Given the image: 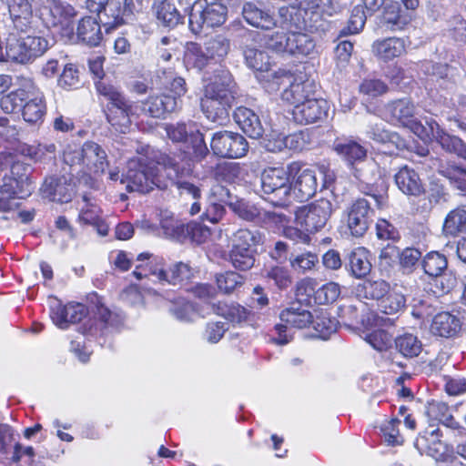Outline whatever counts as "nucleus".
Segmentation results:
<instances>
[{"instance_id": "nucleus-27", "label": "nucleus", "mask_w": 466, "mask_h": 466, "mask_svg": "<svg viewBox=\"0 0 466 466\" xmlns=\"http://www.w3.org/2000/svg\"><path fill=\"white\" fill-rule=\"evenodd\" d=\"M80 156L82 163L95 173H103L108 166L106 152L96 142H85Z\"/></svg>"}, {"instance_id": "nucleus-42", "label": "nucleus", "mask_w": 466, "mask_h": 466, "mask_svg": "<svg viewBox=\"0 0 466 466\" xmlns=\"http://www.w3.org/2000/svg\"><path fill=\"white\" fill-rule=\"evenodd\" d=\"M410 16L401 14L400 5L397 3L385 6L381 23L388 30H401L410 23Z\"/></svg>"}, {"instance_id": "nucleus-60", "label": "nucleus", "mask_w": 466, "mask_h": 466, "mask_svg": "<svg viewBox=\"0 0 466 466\" xmlns=\"http://www.w3.org/2000/svg\"><path fill=\"white\" fill-rule=\"evenodd\" d=\"M283 143L291 150L301 151L312 145L313 138L311 132L309 129H304L287 136Z\"/></svg>"}, {"instance_id": "nucleus-34", "label": "nucleus", "mask_w": 466, "mask_h": 466, "mask_svg": "<svg viewBox=\"0 0 466 466\" xmlns=\"http://www.w3.org/2000/svg\"><path fill=\"white\" fill-rule=\"evenodd\" d=\"M235 100H208L200 101L201 110L205 116L219 125H223L228 119L229 111Z\"/></svg>"}, {"instance_id": "nucleus-7", "label": "nucleus", "mask_w": 466, "mask_h": 466, "mask_svg": "<svg viewBox=\"0 0 466 466\" xmlns=\"http://www.w3.org/2000/svg\"><path fill=\"white\" fill-rule=\"evenodd\" d=\"M261 189L275 206H284L291 198L289 174L282 167H268L261 174Z\"/></svg>"}, {"instance_id": "nucleus-50", "label": "nucleus", "mask_w": 466, "mask_h": 466, "mask_svg": "<svg viewBox=\"0 0 466 466\" xmlns=\"http://www.w3.org/2000/svg\"><path fill=\"white\" fill-rule=\"evenodd\" d=\"M442 230L450 236L466 231V210L458 208L450 211L444 219Z\"/></svg>"}, {"instance_id": "nucleus-18", "label": "nucleus", "mask_w": 466, "mask_h": 466, "mask_svg": "<svg viewBox=\"0 0 466 466\" xmlns=\"http://www.w3.org/2000/svg\"><path fill=\"white\" fill-rule=\"evenodd\" d=\"M88 313L82 303L70 302L66 305L57 303L51 308L50 317L53 323L59 329H67L69 324L81 321Z\"/></svg>"}, {"instance_id": "nucleus-6", "label": "nucleus", "mask_w": 466, "mask_h": 466, "mask_svg": "<svg viewBox=\"0 0 466 466\" xmlns=\"http://www.w3.org/2000/svg\"><path fill=\"white\" fill-rule=\"evenodd\" d=\"M244 57L246 65L249 68L261 73V76L258 78L265 83L266 88L271 91L278 90L284 79L289 78L287 71L271 69L270 57L261 49L255 46H246Z\"/></svg>"}, {"instance_id": "nucleus-52", "label": "nucleus", "mask_w": 466, "mask_h": 466, "mask_svg": "<svg viewBox=\"0 0 466 466\" xmlns=\"http://www.w3.org/2000/svg\"><path fill=\"white\" fill-rule=\"evenodd\" d=\"M439 173L446 177L451 186L460 191L466 190V169L457 165L437 166Z\"/></svg>"}, {"instance_id": "nucleus-51", "label": "nucleus", "mask_w": 466, "mask_h": 466, "mask_svg": "<svg viewBox=\"0 0 466 466\" xmlns=\"http://www.w3.org/2000/svg\"><path fill=\"white\" fill-rule=\"evenodd\" d=\"M231 248H256L262 243V235L258 230L239 228L231 238Z\"/></svg>"}, {"instance_id": "nucleus-46", "label": "nucleus", "mask_w": 466, "mask_h": 466, "mask_svg": "<svg viewBox=\"0 0 466 466\" xmlns=\"http://www.w3.org/2000/svg\"><path fill=\"white\" fill-rule=\"evenodd\" d=\"M312 85L309 81L292 83L282 93V99L298 106L310 99Z\"/></svg>"}, {"instance_id": "nucleus-15", "label": "nucleus", "mask_w": 466, "mask_h": 466, "mask_svg": "<svg viewBox=\"0 0 466 466\" xmlns=\"http://www.w3.org/2000/svg\"><path fill=\"white\" fill-rule=\"evenodd\" d=\"M441 433L436 424L429 426L420 432L414 446L420 454H426L436 461H444L448 452L447 445L441 440Z\"/></svg>"}, {"instance_id": "nucleus-22", "label": "nucleus", "mask_w": 466, "mask_h": 466, "mask_svg": "<svg viewBox=\"0 0 466 466\" xmlns=\"http://www.w3.org/2000/svg\"><path fill=\"white\" fill-rule=\"evenodd\" d=\"M229 190L221 186L215 185L211 187L208 205L200 218L213 224L218 223L224 216L226 209L224 205L230 201Z\"/></svg>"}, {"instance_id": "nucleus-56", "label": "nucleus", "mask_w": 466, "mask_h": 466, "mask_svg": "<svg viewBox=\"0 0 466 466\" xmlns=\"http://www.w3.org/2000/svg\"><path fill=\"white\" fill-rule=\"evenodd\" d=\"M185 62L187 66L201 70L211 62V59L206 55L205 47L190 43L185 53Z\"/></svg>"}, {"instance_id": "nucleus-58", "label": "nucleus", "mask_w": 466, "mask_h": 466, "mask_svg": "<svg viewBox=\"0 0 466 466\" xmlns=\"http://www.w3.org/2000/svg\"><path fill=\"white\" fill-rule=\"evenodd\" d=\"M311 324L314 329L319 333V337L323 339H328L338 328V321L334 318H331L327 311H319L315 318L313 317Z\"/></svg>"}, {"instance_id": "nucleus-38", "label": "nucleus", "mask_w": 466, "mask_h": 466, "mask_svg": "<svg viewBox=\"0 0 466 466\" xmlns=\"http://www.w3.org/2000/svg\"><path fill=\"white\" fill-rule=\"evenodd\" d=\"M169 312L182 322H193L197 317H204L197 305L183 298H177L171 301Z\"/></svg>"}, {"instance_id": "nucleus-37", "label": "nucleus", "mask_w": 466, "mask_h": 466, "mask_svg": "<svg viewBox=\"0 0 466 466\" xmlns=\"http://www.w3.org/2000/svg\"><path fill=\"white\" fill-rule=\"evenodd\" d=\"M77 37L90 46H97L102 40L100 25L91 16L83 18L77 26Z\"/></svg>"}, {"instance_id": "nucleus-21", "label": "nucleus", "mask_w": 466, "mask_h": 466, "mask_svg": "<svg viewBox=\"0 0 466 466\" xmlns=\"http://www.w3.org/2000/svg\"><path fill=\"white\" fill-rule=\"evenodd\" d=\"M329 104L324 99L310 98L295 106L292 109L293 118L299 124H311L327 116Z\"/></svg>"}, {"instance_id": "nucleus-1", "label": "nucleus", "mask_w": 466, "mask_h": 466, "mask_svg": "<svg viewBox=\"0 0 466 466\" xmlns=\"http://www.w3.org/2000/svg\"><path fill=\"white\" fill-rule=\"evenodd\" d=\"M332 147L336 154L351 167L353 176L361 184V190L378 208H381L384 203L383 196L373 192V185L378 177V167L372 160L366 161L367 149L351 138L337 139Z\"/></svg>"}, {"instance_id": "nucleus-2", "label": "nucleus", "mask_w": 466, "mask_h": 466, "mask_svg": "<svg viewBox=\"0 0 466 466\" xmlns=\"http://www.w3.org/2000/svg\"><path fill=\"white\" fill-rule=\"evenodd\" d=\"M55 43L39 35H22L12 32L5 42L6 61L26 64L43 56Z\"/></svg>"}, {"instance_id": "nucleus-3", "label": "nucleus", "mask_w": 466, "mask_h": 466, "mask_svg": "<svg viewBox=\"0 0 466 466\" xmlns=\"http://www.w3.org/2000/svg\"><path fill=\"white\" fill-rule=\"evenodd\" d=\"M121 183L126 185L128 192L146 194L155 187H160L157 167L149 164L145 157H133L127 164V171L122 176Z\"/></svg>"}, {"instance_id": "nucleus-10", "label": "nucleus", "mask_w": 466, "mask_h": 466, "mask_svg": "<svg viewBox=\"0 0 466 466\" xmlns=\"http://www.w3.org/2000/svg\"><path fill=\"white\" fill-rule=\"evenodd\" d=\"M320 4L321 0H296L291 10L289 7H280L279 15L287 26L313 31L318 29V26L313 25L311 20L314 16L319 17L316 10Z\"/></svg>"}, {"instance_id": "nucleus-24", "label": "nucleus", "mask_w": 466, "mask_h": 466, "mask_svg": "<svg viewBox=\"0 0 466 466\" xmlns=\"http://www.w3.org/2000/svg\"><path fill=\"white\" fill-rule=\"evenodd\" d=\"M244 20L251 26L270 30L277 25L273 14L254 2H246L241 11Z\"/></svg>"}, {"instance_id": "nucleus-12", "label": "nucleus", "mask_w": 466, "mask_h": 466, "mask_svg": "<svg viewBox=\"0 0 466 466\" xmlns=\"http://www.w3.org/2000/svg\"><path fill=\"white\" fill-rule=\"evenodd\" d=\"M210 147L219 157L240 158L247 155L248 143L239 133L223 130L213 134Z\"/></svg>"}, {"instance_id": "nucleus-59", "label": "nucleus", "mask_w": 466, "mask_h": 466, "mask_svg": "<svg viewBox=\"0 0 466 466\" xmlns=\"http://www.w3.org/2000/svg\"><path fill=\"white\" fill-rule=\"evenodd\" d=\"M134 9L135 5L133 0H124V6L122 9H120L118 2L111 1L105 6L104 12L106 15H112L113 25H119L123 23V16L132 15Z\"/></svg>"}, {"instance_id": "nucleus-9", "label": "nucleus", "mask_w": 466, "mask_h": 466, "mask_svg": "<svg viewBox=\"0 0 466 466\" xmlns=\"http://www.w3.org/2000/svg\"><path fill=\"white\" fill-rule=\"evenodd\" d=\"M167 137L174 143H184L190 147L196 158L202 159L208 153L204 136L193 121L165 124Z\"/></svg>"}, {"instance_id": "nucleus-11", "label": "nucleus", "mask_w": 466, "mask_h": 466, "mask_svg": "<svg viewBox=\"0 0 466 466\" xmlns=\"http://www.w3.org/2000/svg\"><path fill=\"white\" fill-rule=\"evenodd\" d=\"M280 322L274 329L278 337L274 341L279 345L288 344L292 339L291 329H305L313 321L310 311L293 304L283 309L279 314Z\"/></svg>"}, {"instance_id": "nucleus-43", "label": "nucleus", "mask_w": 466, "mask_h": 466, "mask_svg": "<svg viewBox=\"0 0 466 466\" xmlns=\"http://www.w3.org/2000/svg\"><path fill=\"white\" fill-rule=\"evenodd\" d=\"M436 141L447 152L454 153L466 160V145L456 136L446 133L442 128L435 126Z\"/></svg>"}, {"instance_id": "nucleus-28", "label": "nucleus", "mask_w": 466, "mask_h": 466, "mask_svg": "<svg viewBox=\"0 0 466 466\" xmlns=\"http://www.w3.org/2000/svg\"><path fill=\"white\" fill-rule=\"evenodd\" d=\"M179 106L175 97L169 94L149 96L142 102L141 110L152 117H164L166 114L174 112Z\"/></svg>"}, {"instance_id": "nucleus-4", "label": "nucleus", "mask_w": 466, "mask_h": 466, "mask_svg": "<svg viewBox=\"0 0 466 466\" xmlns=\"http://www.w3.org/2000/svg\"><path fill=\"white\" fill-rule=\"evenodd\" d=\"M227 6L218 2L195 1L188 9V25L192 33L198 34L202 28L220 26L226 21Z\"/></svg>"}, {"instance_id": "nucleus-55", "label": "nucleus", "mask_w": 466, "mask_h": 466, "mask_svg": "<svg viewBox=\"0 0 466 466\" xmlns=\"http://www.w3.org/2000/svg\"><path fill=\"white\" fill-rule=\"evenodd\" d=\"M427 415L431 420V423L435 424V421L441 422L450 428H456L457 422L449 412V407L442 402L430 403L427 409Z\"/></svg>"}, {"instance_id": "nucleus-57", "label": "nucleus", "mask_w": 466, "mask_h": 466, "mask_svg": "<svg viewBox=\"0 0 466 466\" xmlns=\"http://www.w3.org/2000/svg\"><path fill=\"white\" fill-rule=\"evenodd\" d=\"M256 248H231L229 252L230 262L233 267L240 270H248L254 265Z\"/></svg>"}, {"instance_id": "nucleus-19", "label": "nucleus", "mask_w": 466, "mask_h": 466, "mask_svg": "<svg viewBox=\"0 0 466 466\" xmlns=\"http://www.w3.org/2000/svg\"><path fill=\"white\" fill-rule=\"evenodd\" d=\"M381 113L386 121L405 127L415 116L416 106L410 98L404 97L386 104Z\"/></svg>"}, {"instance_id": "nucleus-40", "label": "nucleus", "mask_w": 466, "mask_h": 466, "mask_svg": "<svg viewBox=\"0 0 466 466\" xmlns=\"http://www.w3.org/2000/svg\"><path fill=\"white\" fill-rule=\"evenodd\" d=\"M171 183L176 186L181 197L188 198L193 200L189 208L190 215L194 216L199 213L201 210V205L198 199L201 197L200 187L187 180L178 177L177 176H176L175 178H171Z\"/></svg>"}, {"instance_id": "nucleus-41", "label": "nucleus", "mask_w": 466, "mask_h": 466, "mask_svg": "<svg viewBox=\"0 0 466 466\" xmlns=\"http://www.w3.org/2000/svg\"><path fill=\"white\" fill-rule=\"evenodd\" d=\"M176 3L162 0L154 5L157 20L165 26L175 27L177 25L182 15L179 10L175 6Z\"/></svg>"}, {"instance_id": "nucleus-32", "label": "nucleus", "mask_w": 466, "mask_h": 466, "mask_svg": "<svg viewBox=\"0 0 466 466\" xmlns=\"http://www.w3.org/2000/svg\"><path fill=\"white\" fill-rule=\"evenodd\" d=\"M372 52L383 61H390L406 52V44L402 38L388 37L372 44Z\"/></svg>"}, {"instance_id": "nucleus-36", "label": "nucleus", "mask_w": 466, "mask_h": 466, "mask_svg": "<svg viewBox=\"0 0 466 466\" xmlns=\"http://www.w3.org/2000/svg\"><path fill=\"white\" fill-rule=\"evenodd\" d=\"M30 84H32V80L26 79L18 88L3 95L0 98L1 109L6 114L21 112L24 105L23 99L27 95V88Z\"/></svg>"}, {"instance_id": "nucleus-14", "label": "nucleus", "mask_w": 466, "mask_h": 466, "mask_svg": "<svg viewBox=\"0 0 466 466\" xmlns=\"http://www.w3.org/2000/svg\"><path fill=\"white\" fill-rule=\"evenodd\" d=\"M93 318L83 326V333L86 336H103L109 328H117L123 322V317L116 311L110 310L99 299L95 303Z\"/></svg>"}, {"instance_id": "nucleus-48", "label": "nucleus", "mask_w": 466, "mask_h": 466, "mask_svg": "<svg viewBox=\"0 0 466 466\" xmlns=\"http://www.w3.org/2000/svg\"><path fill=\"white\" fill-rule=\"evenodd\" d=\"M3 180L4 183L0 186L1 193L3 195L6 194L9 197L23 198L31 194L32 184L27 177L25 179L21 177V179L18 180L14 177H6L5 176Z\"/></svg>"}, {"instance_id": "nucleus-26", "label": "nucleus", "mask_w": 466, "mask_h": 466, "mask_svg": "<svg viewBox=\"0 0 466 466\" xmlns=\"http://www.w3.org/2000/svg\"><path fill=\"white\" fill-rule=\"evenodd\" d=\"M397 187L406 196L420 197L424 186L419 174L408 166L401 167L394 175Z\"/></svg>"}, {"instance_id": "nucleus-31", "label": "nucleus", "mask_w": 466, "mask_h": 466, "mask_svg": "<svg viewBox=\"0 0 466 466\" xmlns=\"http://www.w3.org/2000/svg\"><path fill=\"white\" fill-rule=\"evenodd\" d=\"M461 329V322L460 319L446 311L435 315L431 324V333L444 338L455 336Z\"/></svg>"}, {"instance_id": "nucleus-16", "label": "nucleus", "mask_w": 466, "mask_h": 466, "mask_svg": "<svg viewBox=\"0 0 466 466\" xmlns=\"http://www.w3.org/2000/svg\"><path fill=\"white\" fill-rule=\"evenodd\" d=\"M371 202L366 198H358L348 208L347 227L354 237H362L372 221Z\"/></svg>"}, {"instance_id": "nucleus-63", "label": "nucleus", "mask_w": 466, "mask_h": 466, "mask_svg": "<svg viewBox=\"0 0 466 466\" xmlns=\"http://www.w3.org/2000/svg\"><path fill=\"white\" fill-rule=\"evenodd\" d=\"M399 264L403 273H411L421 258V252L415 248H406L398 252Z\"/></svg>"}, {"instance_id": "nucleus-30", "label": "nucleus", "mask_w": 466, "mask_h": 466, "mask_svg": "<svg viewBox=\"0 0 466 466\" xmlns=\"http://www.w3.org/2000/svg\"><path fill=\"white\" fill-rule=\"evenodd\" d=\"M97 93L108 100L106 111L135 109L133 104L116 86L104 81L96 84Z\"/></svg>"}, {"instance_id": "nucleus-13", "label": "nucleus", "mask_w": 466, "mask_h": 466, "mask_svg": "<svg viewBox=\"0 0 466 466\" xmlns=\"http://www.w3.org/2000/svg\"><path fill=\"white\" fill-rule=\"evenodd\" d=\"M236 96V83L232 75L228 70L220 68L208 79L200 101L235 100Z\"/></svg>"}, {"instance_id": "nucleus-53", "label": "nucleus", "mask_w": 466, "mask_h": 466, "mask_svg": "<svg viewBox=\"0 0 466 466\" xmlns=\"http://www.w3.org/2000/svg\"><path fill=\"white\" fill-rule=\"evenodd\" d=\"M447 267L446 257L439 252H430L422 259L423 270L431 277H440L447 269Z\"/></svg>"}, {"instance_id": "nucleus-54", "label": "nucleus", "mask_w": 466, "mask_h": 466, "mask_svg": "<svg viewBox=\"0 0 466 466\" xmlns=\"http://www.w3.org/2000/svg\"><path fill=\"white\" fill-rule=\"evenodd\" d=\"M135 109L131 110H109L106 111V120L116 132L127 133L131 126V116L135 115Z\"/></svg>"}, {"instance_id": "nucleus-47", "label": "nucleus", "mask_w": 466, "mask_h": 466, "mask_svg": "<svg viewBox=\"0 0 466 466\" xmlns=\"http://www.w3.org/2000/svg\"><path fill=\"white\" fill-rule=\"evenodd\" d=\"M204 47L211 61L219 62L228 54L230 41L226 36L218 35L206 41Z\"/></svg>"}, {"instance_id": "nucleus-39", "label": "nucleus", "mask_w": 466, "mask_h": 466, "mask_svg": "<svg viewBox=\"0 0 466 466\" xmlns=\"http://www.w3.org/2000/svg\"><path fill=\"white\" fill-rule=\"evenodd\" d=\"M349 267L351 275L357 279L366 277L371 270L369 251L365 248H358L349 255Z\"/></svg>"}, {"instance_id": "nucleus-61", "label": "nucleus", "mask_w": 466, "mask_h": 466, "mask_svg": "<svg viewBox=\"0 0 466 466\" xmlns=\"http://www.w3.org/2000/svg\"><path fill=\"white\" fill-rule=\"evenodd\" d=\"M427 127L423 126L420 122L415 119V116L411 119V121L406 125L404 127H408L410 129L417 137H419L421 140H435L436 139V132L435 126L437 127H441L440 125L434 120L431 119L430 121H426Z\"/></svg>"}, {"instance_id": "nucleus-23", "label": "nucleus", "mask_w": 466, "mask_h": 466, "mask_svg": "<svg viewBox=\"0 0 466 466\" xmlns=\"http://www.w3.org/2000/svg\"><path fill=\"white\" fill-rule=\"evenodd\" d=\"M318 172L323 175L321 169L306 168L299 171L291 182V197L299 201L308 200L313 197L318 189Z\"/></svg>"}, {"instance_id": "nucleus-8", "label": "nucleus", "mask_w": 466, "mask_h": 466, "mask_svg": "<svg viewBox=\"0 0 466 466\" xmlns=\"http://www.w3.org/2000/svg\"><path fill=\"white\" fill-rule=\"evenodd\" d=\"M333 210L331 199L321 198L299 208L295 213L296 222L304 230L315 233L326 226Z\"/></svg>"}, {"instance_id": "nucleus-20", "label": "nucleus", "mask_w": 466, "mask_h": 466, "mask_svg": "<svg viewBox=\"0 0 466 466\" xmlns=\"http://www.w3.org/2000/svg\"><path fill=\"white\" fill-rule=\"evenodd\" d=\"M41 190L43 196L51 201L67 203L73 198L75 184L66 176L50 177L45 180Z\"/></svg>"}, {"instance_id": "nucleus-25", "label": "nucleus", "mask_w": 466, "mask_h": 466, "mask_svg": "<svg viewBox=\"0 0 466 466\" xmlns=\"http://www.w3.org/2000/svg\"><path fill=\"white\" fill-rule=\"evenodd\" d=\"M145 259L147 261L137 265L132 272L133 276L138 280L148 279L153 282L164 283V280L167 279V271L164 269L161 260L157 258L150 259V255L147 253H141L137 256L138 261Z\"/></svg>"}, {"instance_id": "nucleus-35", "label": "nucleus", "mask_w": 466, "mask_h": 466, "mask_svg": "<svg viewBox=\"0 0 466 466\" xmlns=\"http://www.w3.org/2000/svg\"><path fill=\"white\" fill-rule=\"evenodd\" d=\"M367 137L376 143L392 144L397 149L407 147V142L398 133L387 130L382 124L370 125L366 131Z\"/></svg>"}, {"instance_id": "nucleus-49", "label": "nucleus", "mask_w": 466, "mask_h": 466, "mask_svg": "<svg viewBox=\"0 0 466 466\" xmlns=\"http://www.w3.org/2000/svg\"><path fill=\"white\" fill-rule=\"evenodd\" d=\"M397 350L405 358L417 357L422 350V343L417 336L404 333L395 339Z\"/></svg>"}, {"instance_id": "nucleus-17", "label": "nucleus", "mask_w": 466, "mask_h": 466, "mask_svg": "<svg viewBox=\"0 0 466 466\" xmlns=\"http://www.w3.org/2000/svg\"><path fill=\"white\" fill-rule=\"evenodd\" d=\"M27 104L21 110L23 119L30 125H40L46 115V103L44 94L32 81L27 88Z\"/></svg>"}, {"instance_id": "nucleus-62", "label": "nucleus", "mask_w": 466, "mask_h": 466, "mask_svg": "<svg viewBox=\"0 0 466 466\" xmlns=\"http://www.w3.org/2000/svg\"><path fill=\"white\" fill-rule=\"evenodd\" d=\"M427 127L423 126L420 122L415 119V116L411 119V121L406 125L404 127H408L410 129L417 137H419L421 140H435L436 139V132L435 126L437 127H441L440 125L434 120L431 119L430 121H426Z\"/></svg>"}, {"instance_id": "nucleus-29", "label": "nucleus", "mask_w": 466, "mask_h": 466, "mask_svg": "<svg viewBox=\"0 0 466 466\" xmlns=\"http://www.w3.org/2000/svg\"><path fill=\"white\" fill-rule=\"evenodd\" d=\"M233 118L240 129L251 138H259L264 128L258 116L250 108L238 106L235 109Z\"/></svg>"}, {"instance_id": "nucleus-44", "label": "nucleus", "mask_w": 466, "mask_h": 466, "mask_svg": "<svg viewBox=\"0 0 466 466\" xmlns=\"http://www.w3.org/2000/svg\"><path fill=\"white\" fill-rule=\"evenodd\" d=\"M229 208L241 219L250 222H259L261 210L256 204L245 199H230L228 202Z\"/></svg>"}, {"instance_id": "nucleus-64", "label": "nucleus", "mask_w": 466, "mask_h": 466, "mask_svg": "<svg viewBox=\"0 0 466 466\" xmlns=\"http://www.w3.org/2000/svg\"><path fill=\"white\" fill-rule=\"evenodd\" d=\"M366 17L360 6L353 8L348 25L339 31V37L358 34L364 27Z\"/></svg>"}, {"instance_id": "nucleus-33", "label": "nucleus", "mask_w": 466, "mask_h": 466, "mask_svg": "<svg viewBox=\"0 0 466 466\" xmlns=\"http://www.w3.org/2000/svg\"><path fill=\"white\" fill-rule=\"evenodd\" d=\"M390 283L381 279H367L355 288V294L360 299L380 301L390 291Z\"/></svg>"}, {"instance_id": "nucleus-5", "label": "nucleus", "mask_w": 466, "mask_h": 466, "mask_svg": "<svg viewBox=\"0 0 466 466\" xmlns=\"http://www.w3.org/2000/svg\"><path fill=\"white\" fill-rule=\"evenodd\" d=\"M266 46L277 53L296 56H309L315 49L313 38L302 32H276L268 37Z\"/></svg>"}, {"instance_id": "nucleus-45", "label": "nucleus", "mask_w": 466, "mask_h": 466, "mask_svg": "<svg viewBox=\"0 0 466 466\" xmlns=\"http://www.w3.org/2000/svg\"><path fill=\"white\" fill-rule=\"evenodd\" d=\"M378 306L382 313L395 315L405 309L406 298L401 292L390 288L389 293L380 300Z\"/></svg>"}]
</instances>
